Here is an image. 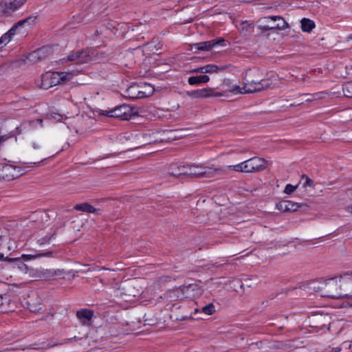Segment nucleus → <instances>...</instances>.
Here are the masks:
<instances>
[{"mask_svg": "<svg viewBox=\"0 0 352 352\" xmlns=\"http://www.w3.org/2000/svg\"><path fill=\"white\" fill-rule=\"evenodd\" d=\"M256 27L257 34L271 41L270 36H277V31L285 30L289 27L288 23L280 16H269L261 18Z\"/></svg>", "mask_w": 352, "mask_h": 352, "instance_id": "obj_1", "label": "nucleus"}, {"mask_svg": "<svg viewBox=\"0 0 352 352\" xmlns=\"http://www.w3.org/2000/svg\"><path fill=\"white\" fill-rule=\"evenodd\" d=\"M73 72H48L42 75L41 87L48 89L54 86L65 84L74 77Z\"/></svg>", "mask_w": 352, "mask_h": 352, "instance_id": "obj_2", "label": "nucleus"}, {"mask_svg": "<svg viewBox=\"0 0 352 352\" xmlns=\"http://www.w3.org/2000/svg\"><path fill=\"white\" fill-rule=\"evenodd\" d=\"M265 159L254 157L238 164L228 166V168L240 173H256L265 169Z\"/></svg>", "mask_w": 352, "mask_h": 352, "instance_id": "obj_3", "label": "nucleus"}, {"mask_svg": "<svg viewBox=\"0 0 352 352\" xmlns=\"http://www.w3.org/2000/svg\"><path fill=\"white\" fill-rule=\"evenodd\" d=\"M95 50L91 47L78 49L72 51L69 55L60 60L61 63L75 62L77 64H83L91 61L95 56Z\"/></svg>", "mask_w": 352, "mask_h": 352, "instance_id": "obj_4", "label": "nucleus"}, {"mask_svg": "<svg viewBox=\"0 0 352 352\" xmlns=\"http://www.w3.org/2000/svg\"><path fill=\"white\" fill-rule=\"evenodd\" d=\"M337 278L338 277H333L324 281L325 288L324 291L322 294V296L333 299H339L343 298H352V294H343L339 292L342 287H340V283H338Z\"/></svg>", "mask_w": 352, "mask_h": 352, "instance_id": "obj_5", "label": "nucleus"}, {"mask_svg": "<svg viewBox=\"0 0 352 352\" xmlns=\"http://www.w3.org/2000/svg\"><path fill=\"white\" fill-rule=\"evenodd\" d=\"M271 86V82L268 79H263L259 81L252 80L250 82L247 80L242 88L239 86H234L232 91H236L241 94H251L254 92L261 91L265 89L269 88Z\"/></svg>", "mask_w": 352, "mask_h": 352, "instance_id": "obj_6", "label": "nucleus"}, {"mask_svg": "<svg viewBox=\"0 0 352 352\" xmlns=\"http://www.w3.org/2000/svg\"><path fill=\"white\" fill-rule=\"evenodd\" d=\"M153 92V89L146 84H133L128 87L125 92L124 96L131 99L144 98L151 96Z\"/></svg>", "mask_w": 352, "mask_h": 352, "instance_id": "obj_7", "label": "nucleus"}, {"mask_svg": "<svg viewBox=\"0 0 352 352\" xmlns=\"http://www.w3.org/2000/svg\"><path fill=\"white\" fill-rule=\"evenodd\" d=\"M102 115L111 118H117L122 120H128L135 116V112L130 106L122 104L117 106L111 110L104 111Z\"/></svg>", "mask_w": 352, "mask_h": 352, "instance_id": "obj_8", "label": "nucleus"}, {"mask_svg": "<svg viewBox=\"0 0 352 352\" xmlns=\"http://www.w3.org/2000/svg\"><path fill=\"white\" fill-rule=\"evenodd\" d=\"M36 17L31 16L25 19L18 21L12 28L6 33L3 34L0 38V44H8L12 40L13 36L16 33H21L20 29L26 23H32L35 21Z\"/></svg>", "mask_w": 352, "mask_h": 352, "instance_id": "obj_9", "label": "nucleus"}, {"mask_svg": "<svg viewBox=\"0 0 352 352\" xmlns=\"http://www.w3.org/2000/svg\"><path fill=\"white\" fill-rule=\"evenodd\" d=\"M197 168H200V170H194L188 172L187 173V176H189L190 177H206V178H211L216 177L217 175H219L221 173V170L220 168H214L212 167H203L201 165L198 166L195 165V167Z\"/></svg>", "mask_w": 352, "mask_h": 352, "instance_id": "obj_10", "label": "nucleus"}, {"mask_svg": "<svg viewBox=\"0 0 352 352\" xmlns=\"http://www.w3.org/2000/svg\"><path fill=\"white\" fill-rule=\"evenodd\" d=\"M26 0H4L0 3V14L9 15L18 10Z\"/></svg>", "mask_w": 352, "mask_h": 352, "instance_id": "obj_11", "label": "nucleus"}, {"mask_svg": "<svg viewBox=\"0 0 352 352\" xmlns=\"http://www.w3.org/2000/svg\"><path fill=\"white\" fill-rule=\"evenodd\" d=\"M50 54V48L49 47V45H43L41 47H39L37 50L29 53L25 56V58L30 63L33 64L45 58Z\"/></svg>", "mask_w": 352, "mask_h": 352, "instance_id": "obj_12", "label": "nucleus"}, {"mask_svg": "<svg viewBox=\"0 0 352 352\" xmlns=\"http://www.w3.org/2000/svg\"><path fill=\"white\" fill-rule=\"evenodd\" d=\"M36 277L43 279L50 280L55 276L63 275V272L60 270L54 269H38L36 271Z\"/></svg>", "mask_w": 352, "mask_h": 352, "instance_id": "obj_13", "label": "nucleus"}, {"mask_svg": "<svg viewBox=\"0 0 352 352\" xmlns=\"http://www.w3.org/2000/svg\"><path fill=\"white\" fill-rule=\"evenodd\" d=\"M186 168L191 169V166L189 164H172L169 166L168 173L174 177L187 176L188 172L185 170Z\"/></svg>", "mask_w": 352, "mask_h": 352, "instance_id": "obj_14", "label": "nucleus"}, {"mask_svg": "<svg viewBox=\"0 0 352 352\" xmlns=\"http://www.w3.org/2000/svg\"><path fill=\"white\" fill-rule=\"evenodd\" d=\"M302 206L289 200H283L276 204V208L282 212H295Z\"/></svg>", "mask_w": 352, "mask_h": 352, "instance_id": "obj_15", "label": "nucleus"}, {"mask_svg": "<svg viewBox=\"0 0 352 352\" xmlns=\"http://www.w3.org/2000/svg\"><path fill=\"white\" fill-rule=\"evenodd\" d=\"M338 278L340 287L346 291L352 292V272L340 274Z\"/></svg>", "mask_w": 352, "mask_h": 352, "instance_id": "obj_16", "label": "nucleus"}, {"mask_svg": "<svg viewBox=\"0 0 352 352\" xmlns=\"http://www.w3.org/2000/svg\"><path fill=\"white\" fill-rule=\"evenodd\" d=\"M138 280H134L127 284L126 286V292L127 295L136 297L138 296L142 291H141V287L138 283Z\"/></svg>", "mask_w": 352, "mask_h": 352, "instance_id": "obj_17", "label": "nucleus"}, {"mask_svg": "<svg viewBox=\"0 0 352 352\" xmlns=\"http://www.w3.org/2000/svg\"><path fill=\"white\" fill-rule=\"evenodd\" d=\"M211 88H204L193 91H187L186 94L193 99L204 98L210 97Z\"/></svg>", "mask_w": 352, "mask_h": 352, "instance_id": "obj_18", "label": "nucleus"}, {"mask_svg": "<svg viewBox=\"0 0 352 352\" xmlns=\"http://www.w3.org/2000/svg\"><path fill=\"white\" fill-rule=\"evenodd\" d=\"M74 208L78 211L94 213L96 214H101L100 209L94 208L93 206L87 202L76 204L74 206Z\"/></svg>", "mask_w": 352, "mask_h": 352, "instance_id": "obj_19", "label": "nucleus"}, {"mask_svg": "<svg viewBox=\"0 0 352 352\" xmlns=\"http://www.w3.org/2000/svg\"><path fill=\"white\" fill-rule=\"evenodd\" d=\"M94 311L87 309L79 310L76 313V317L82 323L86 324L89 322L93 317Z\"/></svg>", "mask_w": 352, "mask_h": 352, "instance_id": "obj_20", "label": "nucleus"}, {"mask_svg": "<svg viewBox=\"0 0 352 352\" xmlns=\"http://www.w3.org/2000/svg\"><path fill=\"white\" fill-rule=\"evenodd\" d=\"M236 27L245 34L250 33L253 31L254 25L252 23L248 21H236Z\"/></svg>", "mask_w": 352, "mask_h": 352, "instance_id": "obj_21", "label": "nucleus"}, {"mask_svg": "<svg viewBox=\"0 0 352 352\" xmlns=\"http://www.w3.org/2000/svg\"><path fill=\"white\" fill-rule=\"evenodd\" d=\"M301 30L304 32H310L315 28L316 25L314 21L303 18L300 21Z\"/></svg>", "mask_w": 352, "mask_h": 352, "instance_id": "obj_22", "label": "nucleus"}, {"mask_svg": "<svg viewBox=\"0 0 352 352\" xmlns=\"http://www.w3.org/2000/svg\"><path fill=\"white\" fill-rule=\"evenodd\" d=\"M210 80V78L207 75L198 76H191L188 79V82L190 85H195L200 83H206Z\"/></svg>", "mask_w": 352, "mask_h": 352, "instance_id": "obj_23", "label": "nucleus"}, {"mask_svg": "<svg viewBox=\"0 0 352 352\" xmlns=\"http://www.w3.org/2000/svg\"><path fill=\"white\" fill-rule=\"evenodd\" d=\"M228 67L227 66H217L216 65H207L204 66L205 74H212L218 73L219 72L224 71Z\"/></svg>", "mask_w": 352, "mask_h": 352, "instance_id": "obj_24", "label": "nucleus"}, {"mask_svg": "<svg viewBox=\"0 0 352 352\" xmlns=\"http://www.w3.org/2000/svg\"><path fill=\"white\" fill-rule=\"evenodd\" d=\"M15 171V168L10 165H6L3 167V172L4 173L3 177L8 180L12 179L14 177L12 172Z\"/></svg>", "mask_w": 352, "mask_h": 352, "instance_id": "obj_25", "label": "nucleus"}, {"mask_svg": "<svg viewBox=\"0 0 352 352\" xmlns=\"http://www.w3.org/2000/svg\"><path fill=\"white\" fill-rule=\"evenodd\" d=\"M342 91L346 97L352 98V81L344 83Z\"/></svg>", "mask_w": 352, "mask_h": 352, "instance_id": "obj_26", "label": "nucleus"}, {"mask_svg": "<svg viewBox=\"0 0 352 352\" xmlns=\"http://www.w3.org/2000/svg\"><path fill=\"white\" fill-rule=\"evenodd\" d=\"M52 254V252H45L43 253L38 254L36 255H32V254H23L22 258H25L27 260L41 257V256H50Z\"/></svg>", "mask_w": 352, "mask_h": 352, "instance_id": "obj_27", "label": "nucleus"}, {"mask_svg": "<svg viewBox=\"0 0 352 352\" xmlns=\"http://www.w3.org/2000/svg\"><path fill=\"white\" fill-rule=\"evenodd\" d=\"M202 311L206 315H212L215 312V308L212 303H209L208 305L203 307L201 308Z\"/></svg>", "mask_w": 352, "mask_h": 352, "instance_id": "obj_28", "label": "nucleus"}, {"mask_svg": "<svg viewBox=\"0 0 352 352\" xmlns=\"http://www.w3.org/2000/svg\"><path fill=\"white\" fill-rule=\"evenodd\" d=\"M225 41H226V40L223 38L217 37L212 40L197 43V44H214V45H216V44H221L222 43H223Z\"/></svg>", "mask_w": 352, "mask_h": 352, "instance_id": "obj_29", "label": "nucleus"}, {"mask_svg": "<svg viewBox=\"0 0 352 352\" xmlns=\"http://www.w3.org/2000/svg\"><path fill=\"white\" fill-rule=\"evenodd\" d=\"M298 186H293L292 184H287L284 192L287 195H291L292 192L295 191V190L297 188Z\"/></svg>", "mask_w": 352, "mask_h": 352, "instance_id": "obj_30", "label": "nucleus"}, {"mask_svg": "<svg viewBox=\"0 0 352 352\" xmlns=\"http://www.w3.org/2000/svg\"><path fill=\"white\" fill-rule=\"evenodd\" d=\"M0 261H6L8 262L20 261L19 258H8L4 257L3 254H0Z\"/></svg>", "mask_w": 352, "mask_h": 352, "instance_id": "obj_31", "label": "nucleus"}, {"mask_svg": "<svg viewBox=\"0 0 352 352\" xmlns=\"http://www.w3.org/2000/svg\"><path fill=\"white\" fill-rule=\"evenodd\" d=\"M302 178L305 179V182L303 184L304 186H311L314 184V182L312 179H311L309 177H307L306 175L303 174L302 175Z\"/></svg>", "mask_w": 352, "mask_h": 352, "instance_id": "obj_32", "label": "nucleus"}, {"mask_svg": "<svg viewBox=\"0 0 352 352\" xmlns=\"http://www.w3.org/2000/svg\"><path fill=\"white\" fill-rule=\"evenodd\" d=\"M59 344H60L59 343H53V344L48 343V344H47L46 346L41 347V349H50V348H52L53 346H58ZM34 346L32 347V349H40V347H37L36 346V344H34Z\"/></svg>", "mask_w": 352, "mask_h": 352, "instance_id": "obj_33", "label": "nucleus"}, {"mask_svg": "<svg viewBox=\"0 0 352 352\" xmlns=\"http://www.w3.org/2000/svg\"><path fill=\"white\" fill-rule=\"evenodd\" d=\"M197 49L201 51H210L214 45H197Z\"/></svg>", "mask_w": 352, "mask_h": 352, "instance_id": "obj_34", "label": "nucleus"}, {"mask_svg": "<svg viewBox=\"0 0 352 352\" xmlns=\"http://www.w3.org/2000/svg\"><path fill=\"white\" fill-rule=\"evenodd\" d=\"M14 134L8 133L3 135H0V144L7 141L8 139L11 138Z\"/></svg>", "mask_w": 352, "mask_h": 352, "instance_id": "obj_35", "label": "nucleus"}, {"mask_svg": "<svg viewBox=\"0 0 352 352\" xmlns=\"http://www.w3.org/2000/svg\"><path fill=\"white\" fill-rule=\"evenodd\" d=\"M281 38V34H280V31H277V36H270L271 41H277L278 42L280 38Z\"/></svg>", "mask_w": 352, "mask_h": 352, "instance_id": "obj_36", "label": "nucleus"}, {"mask_svg": "<svg viewBox=\"0 0 352 352\" xmlns=\"http://www.w3.org/2000/svg\"><path fill=\"white\" fill-rule=\"evenodd\" d=\"M192 73H201L205 74V68L204 66L197 67L192 71Z\"/></svg>", "mask_w": 352, "mask_h": 352, "instance_id": "obj_37", "label": "nucleus"}, {"mask_svg": "<svg viewBox=\"0 0 352 352\" xmlns=\"http://www.w3.org/2000/svg\"><path fill=\"white\" fill-rule=\"evenodd\" d=\"M223 94L221 92H214L213 89H211V93L210 94V97L214 96V97H220L222 96Z\"/></svg>", "mask_w": 352, "mask_h": 352, "instance_id": "obj_38", "label": "nucleus"}, {"mask_svg": "<svg viewBox=\"0 0 352 352\" xmlns=\"http://www.w3.org/2000/svg\"><path fill=\"white\" fill-rule=\"evenodd\" d=\"M32 146L34 149H39L41 146V141L34 142L32 143Z\"/></svg>", "mask_w": 352, "mask_h": 352, "instance_id": "obj_39", "label": "nucleus"}, {"mask_svg": "<svg viewBox=\"0 0 352 352\" xmlns=\"http://www.w3.org/2000/svg\"><path fill=\"white\" fill-rule=\"evenodd\" d=\"M4 233H5V232H3L1 230V228H0V239H1V243H2L3 239L6 237V236L4 235Z\"/></svg>", "mask_w": 352, "mask_h": 352, "instance_id": "obj_40", "label": "nucleus"}, {"mask_svg": "<svg viewBox=\"0 0 352 352\" xmlns=\"http://www.w3.org/2000/svg\"><path fill=\"white\" fill-rule=\"evenodd\" d=\"M318 94H316L313 95L311 98H308L306 101L307 102H311V101H312L314 100H316V96H318Z\"/></svg>", "mask_w": 352, "mask_h": 352, "instance_id": "obj_41", "label": "nucleus"}, {"mask_svg": "<svg viewBox=\"0 0 352 352\" xmlns=\"http://www.w3.org/2000/svg\"><path fill=\"white\" fill-rule=\"evenodd\" d=\"M352 41V34H349L346 38V42H351Z\"/></svg>", "mask_w": 352, "mask_h": 352, "instance_id": "obj_42", "label": "nucleus"}, {"mask_svg": "<svg viewBox=\"0 0 352 352\" xmlns=\"http://www.w3.org/2000/svg\"><path fill=\"white\" fill-rule=\"evenodd\" d=\"M191 166V169L186 168L185 170H187L188 172L193 171L192 168L195 167V164H189Z\"/></svg>", "mask_w": 352, "mask_h": 352, "instance_id": "obj_43", "label": "nucleus"}, {"mask_svg": "<svg viewBox=\"0 0 352 352\" xmlns=\"http://www.w3.org/2000/svg\"><path fill=\"white\" fill-rule=\"evenodd\" d=\"M74 28V26H73L72 23L71 24H68V25H67L65 26L66 30H69V29Z\"/></svg>", "mask_w": 352, "mask_h": 352, "instance_id": "obj_44", "label": "nucleus"}, {"mask_svg": "<svg viewBox=\"0 0 352 352\" xmlns=\"http://www.w3.org/2000/svg\"><path fill=\"white\" fill-rule=\"evenodd\" d=\"M16 130H17L18 134L21 133V132H22L21 126H19V127H16Z\"/></svg>", "mask_w": 352, "mask_h": 352, "instance_id": "obj_45", "label": "nucleus"}, {"mask_svg": "<svg viewBox=\"0 0 352 352\" xmlns=\"http://www.w3.org/2000/svg\"><path fill=\"white\" fill-rule=\"evenodd\" d=\"M37 122H38L41 126H43V120L42 119H38L36 120Z\"/></svg>", "mask_w": 352, "mask_h": 352, "instance_id": "obj_46", "label": "nucleus"}, {"mask_svg": "<svg viewBox=\"0 0 352 352\" xmlns=\"http://www.w3.org/2000/svg\"><path fill=\"white\" fill-rule=\"evenodd\" d=\"M72 340V339H67V340H65V341L63 343H66V342H67L68 341H69V340Z\"/></svg>", "mask_w": 352, "mask_h": 352, "instance_id": "obj_47", "label": "nucleus"}, {"mask_svg": "<svg viewBox=\"0 0 352 352\" xmlns=\"http://www.w3.org/2000/svg\"><path fill=\"white\" fill-rule=\"evenodd\" d=\"M95 34H98V30H96Z\"/></svg>", "mask_w": 352, "mask_h": 352, "instance_id": "obj_48", "label": "nucleus"}, {"mask_svg": "<svg viewBox=\"0 0 352 352\" xmlns=\"http://www.w3.org/2000/svg\"><path fill=\"white\" fill-rule=\"evenodd\" d=\"M349 208H351V212H352V205L351 206H349Z\"/></svg>", "mask_w": 352, "mask_h": 352, "instance_id": "obj_49", "label": "nucleus"}]
</instances>
